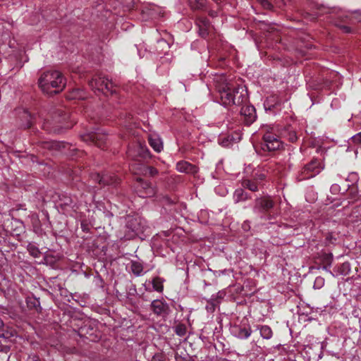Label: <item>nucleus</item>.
Instances as JSON below:
<instances>
[{
    "label": "nucleus",
    "mask_w": 361,
    "mask_h": 361,
    "mask_svg": "<svg viewBox=\"0 0 361 361\" xmlns=\"http://www.w3.org/2000/svg\"><path fill=\"white\" fill-rule=\"evenodd\" d=\"M216 88L219 94L220 102L224 106L231 105H241L243 104V92H240L241 94L235 98L233 97V92L234 88V80L228 78L225 75H217L215 78Z\"/></svg>",
    "instance_id": "obj_1"
},
{
    "label": "nucleus",
    "mask_w": 361,
    "mask_h": 361,
    "mask_svg": "<svg viewBox=\"0 0 361 361\" xmlns=\"http://www.w3.org/2000/svg\"><path fill=\"white\" fill-rule=\"evenodd\" d=\"M55 124H59L54 129V133H61L63 130L69 129L74 125V121L71 118V115L62 107L54 109L49 112Z\"/></svg>",
    "instance_id": "obj_2"
},
{
    "label": "nucleus",
    "mask_w": 361,
    "mask_h": 361,
    "mask_svg": "<svg viewBox=\"0 0 361 361\" xmlns=\"http://www.w3.org/2000/svg\"><path fill=\"white\" fill-rule=\"evenodd\" d=\"M66 86V80L61 72L47 73V96L61 92Z\"/></svg>",
    "instance_id": "obj_3"
},
{
    "label": "nucleus",
    "mask_w": 361,
    "mask_h": 361,
    "mask_svg": "<svg viewBox=\"0 0 361 361\" xmlns=\"http://www.w3.org/2000/svg\"><path fill=\"white\" fill-rule=\"evenodd\" d=\"M324 167L325 165L322 160L313 159L301 169L298 176V180L302 181L314 178L319 174Z\"/></svg>",
    "instance_id": "obj_4"
},
{
    "label": "nucleus",
    "mask_w": 361,
    "mask_h": 361,
    "mask_svg": "<svg viewBox=\"0 0 361 361\" xmlns=\"http://www.w3.org/2000/svg\"><path fill=\"white\" fill-rule=\"evenodd\" d=\"M264 143L262 149L264 151L272 152L279 150L283 147V142L276 135L267 131L263 135Z\"/></svg>",
    "instance_id": "obj_5"
},
{
    "label": "nucleus",
    "mask_w": 361,
    "mask_h": 361,
    "mask_svg": "<svg viewBox=\"0 0 361 361\" xmlns=\"http://www.w3.org/2000/svg\"><path fill=\"white\" fill-rule=\"evenodd\" d=\"M89 84L92 89L97 90L104 94H113L115 92L113 82L105 77L93 78Z\"/></svg>",
    "instance_id": "obj_6"
},
{
    "label": "nucleus",
    "mask_w": 361,
    "mask_h": 361,
    "mask_svg": "<svg viewBox=\"0 0 361 361\" xmlns=\"http://www.w3.org/2000/svg\"><path fill=\"white\" fill-rule=\"evenodd\" d=\"M274 207V202L270 196H264L257 198L255 202L253 210L255 213L265 214Z\"/></svg>",
    "instance_id": "obj_7"
},
{
    "label": "nucleus",
    "mask_w": 361,
    "mask_h": 361,
    "mask_svg": "<svg viewBox=\"0 0 361 361\" xmlns=\"http://www.w3.org/2000/svg\"><path fill=\"white\" fill-rule=\"evenodd\" d=\"M81 137L86 142H90V144L97 145L99 147H102L106 140V135L98 131L84 134L81 135Z\"/></svg>",
    "instance_id": "obj_8"
},
{
    "label": "nucleus",
    "mask_w": 361,
    "mask_h": 361,
    "mask_svg": "<svg viewBox=\"0 0 361 361\" xmlns=\"http://www.w3.org/2000/svg\"><path fill=\"white\" fill-rule=\"evenodd\" d=\"M174 345H176L174 351L176 361H183V360L190 357V353L186 350L188 346H191V343L188 340H179V343L178 344L174 343Z\"/></svg>",
    "instance_id": "obj_9"
},
{
    "label": "nucleus",
    "mask_w": 361,
    "mask_h": 361,
    "mask_svg": "<svg viewBox=\"0 0 361 361\" xmlns=\"http://www.w3.org/2000/svg\"><path fill=\"white\" fill-rule=\"evenodd\" d=\"M150 308L157 316L165 317L169 312V306L164 300H154L150 304Z\"/></svg>",
    "instance_id": "obj_10"
},
{
    "label": "nucleus",
    "mask_w": 361,
    "mask_h": 361,
    "mask_svg": "<svg viewBox=\"0 0 361 361\" xmlns=\"http://www.w3.org/2000/svg\"><path fill=\"white\" fill-rule=\"evenodd\" d=\"M240 115L243 118L244 123L250 126L257 118L256 110L252 105H245L243 106L240 110Z\"/></svg>",
    "instance_id": "obj_11"
},
{
    "label": "nucleus",
    "mask_w": 361,
    "mask_h": 361,
    "mask_svg": "<svg viewBox=\"0 0 361 361\" xmlns=\"http://www.w3.org/2000/svg\"><path fill=\"white\" fill-rule=\"evenodd\" d=\"M93 178L98 181L102 185H116L119 183V178L114 174H103L99 173L93 176Z\"/></svg>",
    "instance_id": "obj_12"
},
{
    "label": "nucleus",
    "mask_w": 361,
    "mask_h": 361,
    "mask_svg": "<svg viewBox=\"0 0 361 361\" xmlns=\"http://www.w3.org/2000/svg\"><path fill=\"white\" fill-rule=\"evenodd\" d=\"M164 281H165V280L164 279H162L159 276H156L152 279V281H148L149 284L152 285V288L147 286L146 283L147 281H146L143 284V286L145 288V290L147 292H152V291L154 290L159 293H161L164 291Z\"/></svg>",
    "instance_id": "obj_13"
},
{
    "label": "nucleus",
    "mask_w": 361,
    "mask_h": 361,
    "mask_svg": "<svg viewBox=\"0 0 361 361\" xmlns=\"http://www.w3.org/2000/svg\"><path fill=\"white\" fill-rule=\"evenodd\" d=\"M176 170L180 173L194 175L197 173L198 168L186 161H180L176 164Z\"/></svg>",
    "instance_id": "obj_14"
},
{
    "label": "nucleus",
    "mask_w": 361,
    "mask_h": 361,
    "mask_svg": "<svg viewBox=\"0 0 361 361\" xmlns=\"http://www.w3.org/2000/svg\"><path fill=\"white\" fill-rule=\"evenodd\" d=\"M147 152H148V149L142 147L140 144L130 147L127 151L128 156L133 159H137V157H145L146 156L145 154Z\"/></svg>",
    "instance_id": "obj_15"
},
{
    "label": "nucleus",
    "mask_w": 361,
    "mask_h": 361,
    "mask_svg": "<svg viewBox=\"0 0 361 361\" xmlns=\"http://www.w3.org/2000/svg\"><path fill=\"white\" fill-rule=\"evenodd\" d=\"M196 23L199 27L200 35L202 37L207 36L211 26L209 20L204 17H199Z\"/></svg>",
    "instance_id": "obj_16"
},
{
    "label": "nucleus",
    "mask_w": 361,
    "mask_h": 361,
    "mask_svg": "<svg viewBox=\"0 0 361 361\" xmlns=\"http://www.w3.org/2000/svg\"><path fill=\"white\" fill-rule=\"evenodd\" d=\"M149 145L157 152H160L163 149V143L161 138L157 135H150L148 138Z\"/></svg>",
    "instance_id": "obj_17"
},
{
    "label": "nucleus",
    "mask_w": 361,
    "mask_h": 361,
    "mask_svg": "<svg viewBox=\"0 0 361 361\" xmlns=\"http://www.w3.org/2000/svg\"><path fill=\"white\" fill-rule=\"evenodd\" d=\"M234 202L238 203L240 202H244L250 198L247 192H245L243 189L238 188L235 190L233 195Z\"/></svg>",
    "instance_id": "obj_18"
},
{
    "label": "nucleus",
    "mask_w": 361,
    "mask_h": 361,
    "mask_svg": "<svg viewBox=\"0 0 361 361\" xmlns=\"http://www.w3.org/2000/svg\"><path fill=\"white\" fill-rule=\"evenodd\" d=\"M240 92H243L244 94H243V99H242L243 100V104L246 102L247 100V90L245 89V86H243L241 85H239V84H237L235 81H234V88H233V97H239L241 93Z\"/></svg>",
    "instance_id": "obj_19"
},
{
    "label": "nucleus",
    "mask_w": 361,
    "mask_h": 361,
    "mask_svg": "<svg viewBox=\"0 0 361 361\" xmlns=\"http://www.w3.org/2000/svg\"><path fill=\"white\" fill-rule=\"evenodd\" d=\"M130 269L133 274L136 276H140L144 274L143 265L140 262L131 261Z\"/></svg>",
    "instance_id": "obj_20"
},
{
    "label": "nucleus",
    "mask_w": 361,
    "mask_h": 361,
    "mask_svg": "<svg viewBox=\"0 0 361 361\" xmlns=\"http://www.w3.org/2000/svg\"><path fill=\"white\" fill-rule=\"evenodd\" d=\"M93 331L94 329L90 328V325L88 324H85L83 326L79 328L78 331V335L80 337V338H87V334L92 336Z\"/></svg>",
    "instance_id": "obj_21"
},
{
    "label": "nucleus",
    "mask_w": 361,
    "mask_h": 361,
    "mask_svg": "<svg viewBox=\"0 0 361 361\" xmlns=\"http://www.w3.org/2000/svg\"><path fill=\"white\" fill-rule=\"evenodd\" d=\"M255 333L259 332L262 338H271L273 336L271 329L267 325L261 326L255 331Z\"/></svg>",
    "instance_id": "obj_22"
},
{
    "label": "nucleus",
    "mask_w": 361,
    "mask_h": 361,
    "mask_svg": "<svg viewBox=\"0 0 361 361\" xmlns=\"http://www.w3.org/2000/svg\"><path fill=\"white\" fill-rule=\"evenodd\" d=\"M173 329L176 335L180 337L185 336L188 331L186 325L181 323L175 325Z\"/></svg>",
    "instance_id": "obj_23"
},
{
    "label": "nucleus",
    "mask_w": 361,
    "mask_h": 361,
    "mask_svg": "<svg viewBox=\"0 0 361 361\" xmlns=\"http://www.w3.org/2000/svg\"><path fill=\"white\" fill-rule=\"evenodd\" d=\"M192 9L201 10L206 5V0H188Z\"/></svg>",
    "instance_id": "obj_24"
},
{
    "label": "nucleus",
    "mask_w": 361,
    "mask_h": 361,
    "mask_svg": "<svg viewBox=\"0 0 361 361\" xmlns=\"http://www.w3.org/2000/svg\"><path fill=\"white\" fill-rule=\"evenodd\" d=\"M242 186L252 192H256L258 190V186L257 183L248 179H245L242 181Z\"/></svg>",
    "instance_id": "obj_25"
},
{
    "label": "nucleus",
    "mask_w": 361,
    "mask_h": 361,
    "mask_svg": "<svg viewBox=\"0 0 361 361\" xmlns=\"http://www.w3.org/2000/svg\"><path fill=\"white\" fill-rule=\"evenodd\" d=\"M225 295L226 293L224 290H219L217 293L212 295L209 299L216 305H219Z\"/></svg>",
    "instance_id": "obj_26"
},
{
    "label": "nucleus",
    "mask_w": 361,
    "mask_h": 361,
    "mask_svg": "<svg viewBox=\"0 0 361 361\" xmlns=\"http://www.w3.org/2000/svg\"><path fill=\"white\" fill-rule=\"evenodd\" d=\"M27 250L35 258L39 257L41 255V252L35 244L30 243L27 245Z\"/></svg>",
    "instance_id": "obj_27"
},
{
    "label": "nucleus",
    "mask_w": 361,
    "mask_h": 361,
    "mask_svg": "<svg viewBox=\"0 0 361 361\" xmlns=\"http://www.w3.org/2000/svg\"><path fill=\"white\" fill-rule=\"evenodd\" d=\"M68 97L72 99H85V95L82 90L75 89L71 92V94Z\"/></svg>",
    "instance_id": "obj_28"
},
{
    "label": "nucleus",
    "mask_w": 361,
    "mask_h": 361,
    "mask_svg": "<svg viewBox=\"0 0 361 361\" xmlns=\"http://www.w3.org/2000/svg\"><path fill=\"white\" fill-rule=\"evenodd\" d=\"M276 348H277L279 350H281L284 353H293L295 350V345H289L286 344L283 345H277L275 346Z\"/></svg>",
    "instance_id": "obj_29"
},
{
    "label": "nucleus",
    "mask_w": 361,
    "mask_h": 361,
    "mask_svg": "<svg viewBox=\"0 0 361 361\" xmlns=\"http://www.w3.org/2000/svg\"><path fill=\"white\" fill-rule=\"evenodd\" d=\"M252 331L250 327H239L238 329V336L239 337H243V338H247L251 335Z\"/></svg>",
    "instance_id": "obj_30"
},
{
    "label": "nucleus",
    "mask_w": 361,
    "mask_h": 361,
    "mask_svg": "<svg viewBox=\"0 0 361 361\" xmlns=\"http://www.w3.org/2000/svg\"><path fill=\"white\" fill-rule=\"evenodd\" d=\"M209 343V345L208 346V348L209 349H211L212 348H214L216 351L218 352H220V351H225V345L224 344L221 342L220 340H217V343Z\"/></svg>",
    "instance_id": "obj_31"
},
{
    "label": "nucleus",
    "mask_w": 361,
    "mask_h": 361,
    "mask_svg": "<svg viewBox=\"0 0 361 361\" xmlns=\"http://www.w3.org/2000/svg\"><path fill=\"white\" fill-rule=\"evenodd\" d=\"M145 192V194L142 195L143 197H152L155 194L154 189L148 183H145L144 187Z\"/></svg>",
    "instance_id": "obj_32"
},
{
    "label": "nucleus",
    "mask_w": 361,
    "mask_h": 361,
    "mask_svg": "<svg viewBox=\"0 0 361 361\" xmlns=\"http://www.w3.org/2000/svg\"><path fill=\"white\" fill-rule=\"evenodd\" d=\"M331 341L330 343H329L328 342L326 341H323L322 343V348L323 349H325L326 351H328L329 353H331V354H336V353H338V352L334 349H331V345L333 344V343L335 341V340H329Z\"/></svg>",
    "instance_id": "obj_33"
},
{
    "label": "nucleus",
    "mask_w": 361,
    "mask_h": 361,
    "mask_svg": "<svg viewBox=\"0 0 361 361\" xmlns=\"http://www.w3.org/2000/svg\"><path fill=\"white\" fill-rule=\"evenodd\" d=\"M47 149H59L61 144L56 141H47L46 142Z\"/></svg>",
    "instance_id": "obj_34"
},
{
    "label": "nucleus",
    "mask_w": 361,
    "mask_h": 361,
    "mask_svg": "<svg viewBox=\"0 0 361 361\" xmlns=\"http://www.w3.org/2000/svg\"><path fill=\"white\" fill-rule=\"evenodd\" d=\"M324 279L321 276H317L314 280L313 287L314 289H320L321 288H322L324 286Z\"/></svg>",
    "instance_id": "obj_35"
},
{
    "label": "nucleus",
    "mask_w": 361,
    "mask_h": 361,
    "mask_svg": "<svg viewBox=\"0 0 361 361\" xmlns=\"http://www.w3.org/2000/svg\"><path fill=\"white\" fill-rule=\"evenodd\" d=\"M207 305H206L205 308L207 312H214L216 310V307L218 305L214 303L213 301H212L210 299L207 300Z\"/></svg>",
    "instance_id": "obj_36"
},
{
    "label": "nucleus",
    "mask_w": 361,
    "mask_h": 361,
    "mask_svg": "<svg viewBox=\"0 0 361 361\" xmlns=\"http://www.w3.org/2000/svg\"><path fill=\"white\" fill-rule=\"evenodd\" d=\"M145 173H148L149 176H154L158 174V170L152 166L145 168Z\"/></svg>",
    "instance_id": "obj_37"
},
{
    "label": "nucleus",
    "mask_w": 361,
    "mask_h": 361,
    "mask_svg": "<svg viewBox=\"0 0 361 361\" xmlns=\"http://www.w3.org/2000/svg\"><path fill=\"white\" fill-rule=\"evenodd\" d=\"M330 191L332 194L336 195L341 192V186L336 183L331 185Z\"/></svg>",
    "instance_id": "obj_38"
},
{
    "label": "nucleus",
    "mask_w": 361,
    "mask_h": 361,
    "mask_svg": "<svg viewBox=\"0 0 361 361\" xmlns=\"http://www.w3.org/2000/svg\"><path fill=\"white\" fill-rule=\"evenodd\" d=\"M351 140L354 144L361 145V132L351 137Z\"/></svg>",
    "instance_id": "obj_39"
},
{
    "label": "nucleus",
    "mask_w": 361,
    "mask_h": 361,
    "mask_svg": "<svg viewBox=\"0 0 361 361\" xmlns=\"http://www.w3.org/2000/svg\"><path fill=\"white\" fill-rule=\"evenodd\" d=\"M0 338H8V336L4 334V324L0 318Z\"/></svg>",
    "instance_id": "obj_40"
},
{
    "label": "nucleus",
    "mask_w": 361,
    "mask_h": 361,
    "mask_svg": "<svg viewBox=\"0 0 361 361\" xmlns=\"http://www.w3.org/2000/svg\"><path fill=\"white\" fill-rule=\"evenodd\" d=\"M201 361H221V360L216 355H212V356H206Z\"/></svg>",
    "instance_id": "obj_41"
},
{
    "label": "nucleus",
    "mask_w": 361,
    "mask_h": 361,
    "mask_svg": "<svg viewBox=\"0 0 361 361\" xmlns=\"http://www.w3.org/2000/svg\"><path fill=\"white\" fill-rule=\"evenodd\" d=\"M327 307H328V305L324 306V309L322 307H316V308L312 307L311 310V312H317L321 314L323 312L326 311V309Z\"/></svg>",
    "instance_id": "obj_42"
},
{
    "label": "nucleus",
    "mask_w": 361,
    "mask_h": 361,
    "mask_svg": "<svg viewBox=\"0 0 361 361\" xmlns=\"http://www.w3.org/2000/svg\"><path fill=\"white\" fill-rule=\"evenodd\" d=\"M39 87L42 90V92L45 91V82L42 75L39 79Z\"/></svg>",
    "instance_id": "obj_43"
},
{
    "label": "nucleus",
    "mask_w": 361,
    "mask_h": 361,
    "mask_svg": "<svg viewBox=\"0 0 361 361\" xmlns=\"http://www.w3.org/2000/svg\"><path fill=\"white\" fill-rule=\"evenodd\" d=\"M298 137L295 132H291L288 135V140L291 142H294L297 140Z\"/></svg>",
    "instance_id": "obj_44"
},
{
    "label": "nucleus",
    "mask_w": 361,
    "mask_h": 361,
    "mask_svg": "<svg viewBox=\"0 0 361 361\" xmlns=\"http://www.w3.org/2000/svg\"><path fill=\"white\" fill-rule=\"evenodd\" d=\"M338 27L345 33H350L351 32L350 27H349L348 25H338Z\"/></svg>",
    "instance_id": "obj_45"
},
{
    "label": "nucleus",
    "mask_w": 361,
    "mask_h": 361,
    "mask_svg": "<svg viewBox=\"0 0 361 361\" xmlns=\"http://www.w3.org/2000/svg\"><path fill=\"white\" fill-rule=\"evenodd\" d=\"M152 361H165L161 355H155L152 357Z\"/></svg>",
    "instance_id": "obj_46"
},
{
    "label": "nucleus",
    "mask_w": 361,
    "mask_h": 361,
    "mask_svg": "<svg viewBox=\"0 0 361 361\" xmlns=\"http://www.w3.org/2000/svg\"><path fill=\"white\" fill-rule=\"evenodd\" d=\"M209 16H210L211 17H212V18H214V17H216V11H210V12H209Z\"/></svg>",
    "instance_id": "obj_47"
},
{
    "label": "nucleus",
    "mask_w": 361,
    "mask_h": 361,
    "mask_svg": "<svg viewBox=\"0 0 361 361\" xmlns=\"http://www.w3.org/2000/svg\"><path fill=\"white\" fill-rule=\"evenodd\" d=\"M275 98H276V97H275V96H271L270 98H269V99H267V102H269V101H271H271H272V100L274 101V100L275 99Z\"/></svg>",
    "instance_id": "obj_48"
},
{
    "label": "nucleus",
    "mask_w": 361,
    "mask_h": 361,
    "mask_svg": "<svg viewBox=\"0 0 361 361\" xmlns=\"http://www.w3.org/2000/svg\"><path fill=\"white\" fill-rule=\"evenodd\" d=\"M214 1H216V3H218L219 0H214Z\"/></svg>",
    "instance_id": "obj_49"
},
{
    "label": "nucleus",
    "mask_w": 361,
    "mask_h": 361,
    "mask_svg": "<svg viewBox=\"0 0 361 361\" xmlns=\"http://www.w3.org/2000/svg\"><path fill=\"white\" fill-rule=\"evenodd\" d=\"M33 361H37V360H33Z\"/></svg>",
    "instance_id": "obj_50"
}]
</instances>
